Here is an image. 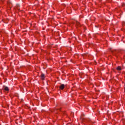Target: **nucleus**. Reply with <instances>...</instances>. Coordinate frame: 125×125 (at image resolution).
Listing matches in <instances>:
<instances>
[{
  "label": "nucleus",
  "mask_w": 125,
  "mask_h": 125,
  "mask_svg": "<svg viewBox=\"0 0 125 125\" xmlns=\"http://www.w3.org/2000/svg\"><path fill=\"white\" fill-rule=\"evenodd\" d=\"M80 23L78 21H76V25H79Z\"/></svg>",
  "instance_id": "nucleus-5"
},
{
  "label": "nucleus",
  "mask_w": 125,
  "mask_h": 125,
  "mask_svg": "<svg viewBox=\"0 0 125 125\" xmlns=\"http://www.w3.org/2000/svg\"><path fill=\"white\" fill-rule=\"evenodd\" d=\"M64 87H65V85H64V84H61V86H60V89H62V90L64 89Z\"/></svg>",
  "instance_id": "nucleus-2"
},
{
  "label": "nucleus",
  "mask_w": 125,
  "mask_h": 125,
  "mask_svg": "<svg viewBox=\"0 0 125 125\" xmlns=\"http://www.w3.org/2000/svg\"><path fill=\"white\" fill-rule=\"evenodd\" d=\"M3 88V90H5L6 91H8V90H9V89L7 86H4Z\"/></svg>",
  "instance_id": "nucleus-1"
},
{
  "label": "nucleus",
  "mask_w": 125,
  "mask_h": 125,
  "mask_svg": "<svg viewBox=\"0 0 125 125\" xmlns=\"http://www.w3.org/2000/svg\"><path fill=\"white\" fill-rule=\"evenodd\" d=\"M117 70H118V71H121V70H122V68L121 67V66H118L117 68Z\"/></svg>",
  "instance_id": "nucleus-4"
},
{
  "label": "nucleus",
  "mask_w": 125,
  "mask_h": 125,
  "mask_svg": "<svg viewBox=\"0 0 125 125\" xmlns=\"http://www.w3.org/2000/svg\"><path fill=\"white\" fill-rule=\"evenodd\" d=\"M44 78H45V76H44V74H41V79L42 80H44Z\"/></svg>",
  "instance_id": "nucleus-3"
}]
</instances>
